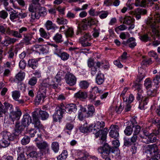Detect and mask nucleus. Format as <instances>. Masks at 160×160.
Segmentation results:
<instances>
[{
	"label": "nucleus",
	"mask_w": 160,
	"mask_h": 160,
	"mask_svg": "<svg viewBox=\"0 0 160 160\" xmlns=\"http://www.w3.org/2000/svg\"><path fill=\"white\" fill-rule=\"evenodd\" d=\"M32 123L35 128L38 129H43V126L41 124L39 118L42 120L47 119L49 117V114L46 111L41 110L40 108H36L32 112Z\"/></svg>",
	"instance_id": "f257e3e1"
},
{
	"label": "nucleus",
	"mask_w": 160,
	"mask_h": 160,
	"mask_svg": "<svg viewBox=\"0 0 160 160\" xmlns=\"http://www.w3.org/2000/svg\"><path fill=\"white\" fill-rule=\"evenodd\" d=\"M104 127L105 123L103 121H97L94 125V129H96L97 131H98L95 134V137L97 138L100 137V142L102 144H105L107 135L108 131L107 128L101 129Z\"/></svg>",
	"instance_id": "f03ea898"
},
{
	"label": "nucleus",
	"mask_w": 160,
	"mask_h": 160,
	"mask_svg": "<svg viewBox=\"0 0 160 160\" xmlns=\"http://www.w3.org/2000/svg\"><path fill=\"white\" fill-rule=\"evenodd\" d=\"M2 139L1 146L3 148L8 146L10 144V141H12L15 138V135L11 134L8 132H2Z\"/></svg>",
	"instance_id": "7ed1b4c3"
},
{
	"label": "nucleus",
	"mask_w": 160,
	"mask_h": 160,
	"mask_svg": "<svg viewBox=\"0 0 160 160\" xmlns=\"http://www.w3.org/2000/svg\"><path fill=\"white\" fill-rule=\"evenodd\" d=\"M98 151L101 154L102 157L105 159V160H111L108 157L111 151V148L107 143L104 144L102 147H99Z\"/></svg>",
	"instance_id": "20e7f679"
},
{
	"label": "nucleus",
	"mask_w": 160,
	"mask_h": 160,
	"mask_svg": "<svg viewBox=\"0 0 160 160\" xmlns=\"http://www.w3.org/2000/svg\"><path fill=\"white\" fill-rule=\"evenodd\" d=\"M82 36L79 38V42L83 47L90 46L91 45V40L92 36L89 33H82Z\"/></svg>",
	"instance_id": "39448f33"
},
{
	"label": "nucleus",
	"mask_w": 160,
	"mask_h": 160,
	"mask_svg": "<svg viewBox=\"0 0 160 160\" xmlns=\"http://www.w3.org/2000/svg\"><path fill=\"white\" fill-rule=\"evenodd\" d=\"M28 30V28H27L22 27L18 28V31L8 30L7 32L9 35L19 38H22V34L23 35L24 34H25L24 33L27 32Z\"/></svg>",
	"instance_id": "423d86ee"
},
{
	"label": "nucleus",
	"mask_w": 160,
	"mask_h": 160,
	"mask_svg": "<svg viewBox=\"0 0 160 160\" xmlns=\"http://www.w3.org/2000/svg\"><path fill=\"white\" fill-rule=\"evenodd\" d=\"M61 75L57 74L54 78H48L46 80L48 81V84L51 88L56 89L58 87V83L61 81Z\"/></svg>",
	"instance_id": "0eeeda50"
},
{
	"label": "nucleus",
	"mask_w": 160,
	"mask_h": 160,
	"mask_svg": "<svg viewBox=\"0 0 160 160\" xmlns=\"http://www.w3.org/2000/svg\"><path fill=\"white\" fill-rule=\"evenodd\" d=\"M16 111H14L13 108L10 112L9 118L13 122L15 120H18L22 115V113L18 107H16Z\"/></svg>",
	"instance_id": "6e6552de"
},
{
	"label": "nucleus",
	"mask_w": 160,
	"mask_h": 160,
	"mask_svg": "<svg viewBox=\"0 0 160 160\" xmlns=\"http://www.w3.org/2000/svg\"><path fill=\"white\" fill-rule=\"evenodd\" d=\"M36 146L41 150H44L43 153L45 154H48L50 153L49 145L45 141L36 142Z\"/></svg>",
	"instance_id": "1a4fd4ad"
},
{
	"label": "nucleus",
	"mask_w": 160,
	"mask_h": 160,
	"mask_svg": "<svg viewBox=\"0 0 160 160\" xmlns=\"http://www.w3.org/2000/svg\"><path fill=\"white\" fill-rule=\"evenodd\" d=\"M65 112L64 109L61 108L60 107H57L55 109V111L53 115V120L56 122L60 121L63 117Z\"/></svg>",
	"instance_id": "9d476101"
},
{
	"label": "nucleus",
	"mask_w": 160,
	"mask_h": 160,
	"mask_svg": "<svg viewBox=\"0 0 160 160\" xmlns=\"http://www.w3.org/2000/svg\"><path fill=\"white\" fill-rule=\"evenodd\" d=\"M65 79L66 83L70 86H73L76 84L77 78L72 73L68 72L65 75Z\"/></svg>",
	"instance_id": "9b49d317"
},
{
	"label": "nucleus",
	"mask_w": 160,
	"mask_h": 160,
	"mask_svg": "<svg viewBox=\"0 0 160 160\" xmlns=\"http://www.w3.org/2000/svg\"><path fill=\"white\" fill-rule=\"evenodd\" d=\"M110 129L109 135L111 137L116 138L118 137L119 127L118 125H112L110 126Z\"/></svg>",
	"instance_id": "f8f14e48"
},
{
	"label": "nucleus",
	"mask_w": 160,
	"mask_h": 160,
	"mask_svg": "<svg viewBox=\"0 0 160 160\" xmlns=\"http://www.w3.org/2000/svg\"><path fill=\"white\" fill-rule=\"evenodd\" d=\"M38 129L39 132H38L34 129H31L27 131V133H28L31 137H34L35 136V135L37 136V137H36L35 139V141L36 142L40 141L41 140V133L40 132V129Z\"/></svg>",
	"instance_id": "ddd939ff"
},
{
	"label": "nucleus",
	"mask_w": 160,
	"mask_h": 160,
	"mask_svg": "<svg viewBox=\"0 0 160 160\" xmlns=\"http://www.w3.org/2000/svg\"><path fill=\"white\" fill-rule=\"evenodd\" d=\"M67 113H71L72 112L75 113L77 110V107L76 105L74 103H70L66 105L64 109Z\"/></svg>",
	"instance_id": "4468645a"
},
{
	"label": "nucleus",
	"mask_w": 160,
	"mask_h": 160,
	"mask_svg": "<svg viewBox=\"0 0 160 160\" xmlns=\"http://www.w3.org/2000/svg\"><path fill=\"white\" fill-rule=\"evenodd\" d=\"M147 11L146 10L140 8L136 9L134 12V15L137 20H138L141 18V15L146 14Z\"/></svg>",
	"instance_id": "2eb2a0df"
},
{
	"label": "nucleus",
	"mask_w": 160,
	"mask_h": 160,
	"mask_svg": "<svg viewBox=\"0 0 160 160\" xmlns=\"http://www.w3.org/2000/svg\"><path fill=\"white\" fill-rule=\"evenodd\" d=\"M33 34L32 33H28L23 34L22 41L26 45L31 44L30 41L33 38Z\"/></svg>",
	"instance_id": "dca6fc26"
},
{
	"label": "nucleus",
	"mask_w": 160,
	"mask_h": 160,
	"mask_svg": "<svg viewBox=\"0 0 160 160\" xmlns=\"http://www.w3.org/2000/svg\"><path fill=\"white\" fill-rule=\"evenodd\" d=\"M44 26L48 31L51 30L54 32L57 28L56 25L53 23L51 21L49 20H48L44 24Z\"/></svg>",
	"instance_id": "f3484780"
},
{
	"label": "nucleus",
	"mask_w": 160,
	"mask_h": 160,
	"mask_svg": "<svg viewBox=\"0 0 160 160\" xmlns=\"http://www.w3.org/2000/svg\"><path fill=\"white\" fill-rule=\"evenodd\" d=\"M12 108L13 106L12 105L8 102H5L3 104H2V106H1V112H2L5 114L8 110L10 112L11 111V109H12Z\"/></svg>",
	"instance_id": "a211bd4d"
},
{
	"label": "nucleus",
	"mask_w": 160,
	"mask_h": 160,
	"mask_svg": "<svg viewBox=\"0 0 160 160\" xmlns=\"http://www.w3.org/2000/svg\"><path fill=\"white\" fill-rule=\"evenodd\" d=\"M21 122L24 126L28 127L32 122V119L30 115L28 113L24 114L22 119Z\"/></svg>",
	"instance_id": "6ab92c4d"
},
{
	"label": "nucleus",
	"mask_w": 160,
	"mask_h": 160,
	"mask_svg": "<svg viewBox=\"0 0 160 160\" xmlns=\"http://www.w3.org/2000/svg\"><path fill=\"white\" fill-rule=\"evenodd\" d=\"M87 23H88V22L86 20H85V22L82 21L80 23L78 22V30L77 32V35H82V33H85L84 32H83L82 30H85L87 28Z\"/></svg>",
	"instance_id": "aec40b11"
},
{
	"label": "nucleus",
	"mask_w": 160,
	"mask_h": 160,
	"mask_svg": "<svg viewBox=\"0 0 160 160\" xmlns=\"http://www.w3.org/2000/svg\"><path fill=\"white\" fill-rule=\"evenodd\" d=\"M80 109L78 113V117L79 120H82L85 117H87V109L81 105H80Z\"/></svg>",
	"instance_id": "412c9836"
},
{
	"label": "nucleus",
	"mask_w": 160,
	"mask_h": 160,
	"mask_svg": "<svg viewBox=\"0 0 160 160\" xmlns=\"http://www.w3.org/2000/svg\"><path fill=\"white\" fill-rule=\"evenodd\" d=\"M79 156V157L76 159V160H87V159L89 157L95 160H98V158L95 156H91L89 155L87 152L85 153L80 152Z\"/></svg>",
	"instance_id": "4be33fe9"
},
{
	"label": "nucleus",
	"mask_w": 160,
	"mask_h": 160,
	"mask_svg": "<svg viewBox=\"0 0 160 160\" xmlns=\"http://www.w3.org/2000/svg\"><path fill=\"white\" fill-rule=\"evenodd\" d=\"M26 127L22 124V122L20 123H17L15 126V132L14 134L15 135V138L19 134L21 133V131L23 130Z\"/></svg>",
	"instance_id": "5701e85b"
},
{
	"label": "nucleus",
	"mask_w": 160,
	"mask_h": 160,
	"mask_svg": "<svg viewBox=\"0 0 160 160\" xmlns=\"http://www.w3.org/2000/svg\"><path fill=\"white\" fill-rule=\"evenodd\" d=\"M46 97L45 94H41V93H38L36 97L35 100V104L38 105L39 104L42 103L43 102L44 100Z\"/></svg>",
	"instance_id": "b1692460"
},
{
	"label": "nucleus",
	"mask_w": 160,
	"mask_h": 160,
	"mask_svg": "<svg viewBox=\"0 0 160 160\" xmlns=\"http://www.w3.org/2000/svg\"><path fill=\"white\" fill-rule=\"evenodd\" d=\"M11 11L10 13V19L13 22L16 21V19L19 20V17L18 14V12H16L15 10H14L12 8L10 9Z\"/></svg>",
	"instance_id": "393cba45"
},
{
	"label": "nucleus",
	"mask_w": 160,
	"mask_h": 160,
	"mask_svg": "<svg viewBox=\"0 0 160 160\" xmlns=\"http://www.w3.org/2000/svg\"><path fill=\"white\" fill-rule=\"evenodd\" d=\"M48 85L49 86L48 83H46L44 81H43L40 85L38 93H41V94H44L45 95H46V92L47 90V88Z\"/></svg>",
	"instance_id": "a878e982"
},
{
	"label": "nucleus",
	"mask_w": 160,
	"mask_h": 160,
	"mask_svg": "<svg viewBox=\"0 0 160 160\" xmlns=\"http://www.w3.org/2000/svg\"><path fill=\"white\" fill-rule=\"evenodd\" d=\"M148 148L150 151L151 153L152 154V156L155 157V155L158 153V147L156 145H148Z\"/></svg>",
	"instance_id": "bb28decb"
},
{
	"label": "nucleus",
	"mask_w": 160,
	"mask_h": 160,
	"mask_svg": "<svg viewBox=\"0 0 160 160\" xmlns=\"http://www.w3.org/2000/svg\"><path fill=\"white\" fill-rule=\"evenodd\" d=\"M95 112V108L94 106L88 105L87 106L86 111L87 117H92Z\"/></svg>",
	"instance_id": "cd10ccee"
},
{
	"label": "nucleus",
	"mask_w": 160,
	"mask_h": 160,
	"mask_svg": "<svg viewBox=\"0 0 160 160\" xmlns=\"http://www.w3.org/2000/svg\"><path fill=\"white\" fill-rule=\"evenodd\" d=\"M35 48L37 49V51L42 53H47L48 52V48L46 46L36 45L34 46Z\"/></svg>",
	"instance_id": "c85d7f7f"
},
{
	"label": "nucleus",
	"mask_w": 160,
	"mask_h": 160,
	"mask_svg": "<svg viewBox=\"0 0 160 160\" xmlns=\"http://www.w3.org/2000/svg\"><path fill=\"white\" fill-rule=\"evenodd\" d=\"M144 71L141 68H138V76L136 79L137 82H140L145 77Z\"/></svg>",
	"instance_id": "c756f323"
},
{
	"label": "nucleus",
	"mask_w": 160,
	"mask_h": 160,
	"mask_svg": "<svg viewBox=\"0 0 160 160\" xmlns=\"http://www.w3.org/2000/svg\"><path fill=\"white\" fill-rule=\"evenodd\" d=\"M74 96L76 98L84 99L87 98V94L86 92L79 91L75 94Z\"/></svg>",
	"instance_id": "7c9ffc66"
},
{
	"label": "nucleus",
	"mask_w": 160,
	"mask_h": 160,
	"mask_svg": "<svg viewBox=\"0 0 160 160\" xmlns=\"http://www.w3.org/2000/svg\"><path fill=\"white\" fill-rule=\"evenodd\" d=\"M147 138V141L146 142L143 140V142L147 144L155 142L157 140L155 135L152 133L150 134Z\"/></svg>",
	"instance_id": "2f4dec72"
},
{
	"label": "nucleus",
	"mask_w": 160,
	"mask_h": 160,
	"mask_svg": "<svg viewBox=\"0 0 160 160\" xmlns=\"http://www.w3.org/2000/svg\"><path fill=\"white\" fill-rule=\"evenodd\" d=\"M104 76L103 74L100 73L97 75L96 78V82L99 85L102 84L104 81Z\"/></svg>",
	"instance_id": "473e14b6"
},
{
	"label": "nucleus",
	"mask_w": 160,
	"mask_h": 160,
	"mask_svg": "<svg viewBox=\"0 0 160 160\" xmlns=\"http://www.w3.org/2000/svg\"><path fill=\"white\" fill-rule=\"evenodd\" d=\"M28 65L29 67L34 69L38 66V62L35 59L29 60L28 61Z\"/></svg>",
	"instance_id": "72a5a7b5"
},
{
	"label": "nucleus",
	"mask_w": 160,
	"mask_h": 160,
	"mask_svg": "<svg viewBox=\"0 0 160 160\" xmlns=\"http://www.w3.org/2000/svg\"><path fill=\"white\" fill-rule=\"evenodd\" d=\"M56 54L60 57L61 59L63 60H67L69 56V54L65 52H63L61 53H60L59 52H57L56 53Z\"/></svg>",
	"instance_id": "f704fd0d"
},
{
	"label": "nucleus",
	"mask_w": 160,
	"mask_h": 160,
	"mask_svg": "<svg viewBox=\"0 0 160 160\" xmlns=\"http://www.w3.org/2000/svg\"><path fill=\"white\" fill-rule=\"evenodd\" d=\"M127 42L129 43L128 45L129 47L131 48H134L137 45V43L135 42V39L133 37L128 39L127 40Z\"/></svg>",
	"instance_id": "c9c22d12"
},
{
	"label": "nucleus",
	"mask_w": 160,
	"mask_h": 160,
	"mask_svg": "<svg viewBox=\"0 0 160 160\" xmlns=\"http://www.w3.org/2000/svg\"><path fill=\"white\" fill-rule=\"evenodd\" d=\"M25 76V74L24 72H20L15 76V79L18 81H22Z\"/></svg>",
	"instance_id": "e433bc0d"
},
{
	"label": "nucleus",
	"mask_w": 160,
	"mask_h": 160,
	"mask_svg": "<svg viewBox=\"0 0 160 160\" xmlns=\"http://www.w3.org/2000/svg\"><path fill=\"white\" fill-rule=\"evenodd\" d=\"M142 85L139 84V82L134 83L132 85L133 89H134V90H137L138 92L140 93H142L143 92V91L142 89Z\"/></svg>",
	"instance_id": "4c0bfd02"
},
{
	"label": "nucleus",
	"mask_w": 160,
	"mask_h": 160,
	"mask_svg": "<svg viewBox=\"0 0 160 160\" xmlns=\"http://www.w3.org/2000/svg\"><path fill=\"white\" fill-rule=\"evenodd\" d=\"M55 41L57 43H61L63 42L62 36L61 34L57 33L53 38Z\"/></svg>",
	"instance_id": "58836bf2"
},
{
	"label": "nucleus",
	"mask_w": 160,
	"mask_h": 160,
	"mask_svg": "<svg viewBox=\"0 0 160 160\" xmlns=\"http://www.w3.org/2000/svg\"><path fill=\"white\" fill-rule=\"evenodd\" d=\"M134 19L129 16H126L123 18V23L127 25H130L133 23Z\"/></svg>",
	"instance_id": "ea45409f"
},
{
	"label": "nucleus",
	"mask_w": 160,
	"mask_h": 160,
	"mask_svg": "<svg viewBox=\"0 0 160 160\" xmlns=\"http://www.w3.org/2000/svg\"><path fill=\"white\" fill-rule=\"evenodd\" d=\"M39 32L41 37L46 39L49 38V35L48 34L44 28H40L39 29Z\"/></svg>",
	"instance_id": "a19ab883"
},
{
	"label": "nucleus",
	"mask_w": 160,
	"mask_h": 160,
	"mask_svg": "<svg viewBox=\"0 0 160 160\" xmlns=\"http://www.w3.org/2000/svg\"><path fill=\"white\" fill-rule=\"evenodd\" d=\"M68 155V152L66 150H63L61 154L57 157L58 160H65Z\"/></svg>",
	"instance_id": "79ce46f5"
},
{
	"label": "nucleus",
	"mask_w": 160,
	"mask_h": 160,
	"mask_svg": "<svg viewBox=\"0 0 160 160\" xmlns=\"http://www.w3.org/2000/svg\"><path fill=\"white\" fill-rule=\"evenodd\" d=\"M51 148L54 152H58L59 150L58 143L56 142H53L51 145Z\"/></svg>",
	"instance_id": "37998d69"
},
{
	"label": "nucleus",
	"mask_w": 160,
	"mask_h": 160,
	"mask_svg": "<svg viewBox=\"0 0 160 160\" xmlns=\"http://www.w3.org/2000/svg\"><path fill=\"white\" fill-rule=\"evenodd\" d=\"M144 86L147 89H148L152 87V81L149 78H147L144 81Z\"/></svg>",
	"instance_id": "c03bdc74"
},
{
	"label": "nucleus",
	"mask_w": 160,
	"mask_h": 160,
	"mask_svg": "<svg viewBox=\"0 0 160 160\" xmlns=\"http://www.w3.org/2000/svg\"><path fill=\"white\" fill-rule=\"evenodd\" d=\"M38 156L37 152L35 151L31 152L27 155L28 158L33 159L37 158Z\"/></svg>",
	"instance_id": "a18cd8bd"
},
{
	"label": "nucleus",
	"mask_w": 160,
	"mask_h": 160,
	"mask_svg": "<svg viewBox=\"0 0 160 160\" xmlns=\"http://www.w3.org/2000/svg\"><path fill=\"white\" fill-rule=\"evenodd\" d=\"M12 97L13 99L15 100H17L20 96V93L19 91L15 90L12 92Z\"/></svg>",
	"instance_id": "49530a36"
},
{
	"label": "nucleus",
	"mask_w": 160,
	"mask_h": 160,
	"mask_svg": "<svg viewBox=\"0 0 160 160\" xmlns=\"http://www.w3.org/2000/svg\"><path fill=\"white\" fill-rule=\"evenodd\" d=\"M56 22L59 25L66 24L68 22L67 19L63 18H58Z\"/></svg>",
	"instance_id": "de8ad7c7"
},
{
	"label": "nucleus",
	"mask_w": 160,
	"mask_h": 160,
	"mask_svg": "<svg viewBox=\"0 0 160 160\" xmlns=\"http://www.w3.org/2000/svg\"><path fill=\"white\" fill-rule=\"evenodd\" d=\"M148 100V98H145L143 101L140 104L139 108L141 109H144L145 108V106L147 104Z\"/></svg>",
	"instance_id": "09e8293b"
},
{
	"label": "nucleus",
	"mask_w": 160,
	"mask_h": 160,
	"mask_svg": "<svg viewBox=\"0 0 160 160\" xmlns=\"http://www.w3.org/2000/svg\"><path fill=\"white\" fill-rule=\"evenodd\" d=\"M123 100L124 102H125V104L126 106L125 109V111L128 112L129 111L131 108V106L130 105V103H128L127 102V97H123Z\"/></svg>",
	"instance_id": "8fccbe9b"
},
{
	"label": "nucleus",
	"mask_w": 160,
	"mask_h": 160,
	"mask_svg": "<svg viewBox=\"0 0 160 160\" xmlns=\"http://www.w3.org/2000/svg\"><path fill=\"white\" fill-rule=\"evenodd\" d=\"M98 13L99 17L102 19L106 18L108 14V12L107 11H102L98 12Z\"/></svg>",
	"instance_id": "3c124183"
},
{
	"label": "nucleus",
	"mask_w": 160,
	"mask_h": 160,
	"mask_svg": "<svg viewBox=\"0 0 160 160\" xmlns=\"http://www.w3.org/2000/svg\"><path fill=\"white\" fill-rule=\"evenodd\" d=\"M133 129L131 126H128L124 131L125 134L127 136H130L131 135Z\"/></svg>",
	"instance_id": "603ef678"
},
{
	"label": "nucleus",
	"mask_w": 160,
	"mask_h": 160,
	"mask_svg": "<svg viewBox=\"0 0 160 160\" xmlns=\"http://www.w3.org/2000/svg\"><path fill=\"white\" fill-rule=\"evenodd\" d=\"M74 33L73 29L72 28H69L66 32V35L67 37H72Z\"/></svg>",
	"instance_id": "864d4df0"
},
{
	"label": "nucleus",
	"mask_w": 160,
	"mask_h": 160,
	"mask_svg": "<svg viewBox=\"0 0 160 160\" xmlns=\"http://www.w3.org/2000/svg\"><path fill=\"white\" fill-rule=\"evenodd\" d=\"M127 53L126 52H124L121 56L118 58L119 61L122 62H125L127 59L128 56Z\"/></svg>",
	"instance_id": "5fc2aeb1"
},
{
	"label": "nucleus",
	"mask_w": 160,
	"mask_h": 160,
	"mask_svg": "<svg viewBox=\"0 0 160 160\" xmlns=\"http://www.w3.org/2000/svg\"><path fill=\"white\" fill-rule=\"evenodd\" d=\"M74 127L73 125L72 122H69L67 123L65 127L64 130H68L69 131H71Z\"/></svg>",
	"instance_id": "6e6d98bb"
},
{
	"label": "nucleus",
	"mask_w": 160,
	"mask_h": 160,
	"mask_svg": "<svg viewBox=\"0 0 160 160\" xmlns=\"http://www.w3.org/2000/svg\"><path fill=\"white\" fill-rule=\"evenodd\" d=\"M40 17V15L39 12H32L31 18L33 20L38 19Z\"/></svg>",
	"instance_id": "4d7b16f0"
},
{
	"label": "nucleus",
	"mask_w": 160,
	"mask_h": 160,
	"mask_svg": "<svg viewBox=\"0 0 160 160\" xmlns=\"http://www.w3.org/2000/svg\"><path fill=\"white\" fill-rule=\"evenodd\" d=\"M87 21L89 26H91L96 24L98 22V21L96 19L93 18L88 19Z\"/></svg>",
	"instance_id": "13d9d810"
},
{
	"label": "nucleus",
	"mask_w": 160,
	"mask_h": 160,
	"mask_svg": "<svg viewBox=\"0 0 160 160\" xmlns=\"http://www.w3.org/2000/svg\"><path fill=\"white\" fill-rule=\"evenodd\" d=\"M132 144L130 140V138H124V146L129 147L131 146Z\"/></svg>",
	"instance_id": "bf43d9fd"
},
{
	"label": "nucleus",
	"mask_w": 160,
	"mask_h": 160,
	"mask_svg": "<svg viewBox=\"0 0 160 160\" xmlns=\"http://www.w3.org/2000/svg\"><path fill=\"white\" fill-rule=\"evenodd\" d=\"M30 141V138L29 137L25 136L21 140V143L23 145H25L28 143Z\"/></svg>",
	"instance_id": "052dcab7"
},
{
	"label": "nucleus",
	"mask_w": 160,
	"mask_h": 160,
	"mask_svg": "<svg viewBox=\"0 0 160 160\" xmlns=\"http://www.w3.org/2000/svg\"><path fill=\"white\" fill-rule=\"evenodd\" d=\"M37 80V79L36 77H32L29 80L28 83L31 86H34L36 83Z\"/></svg>",
	"instance_id": "680f3d73"
},
{
	"label": "nucleus",
	"mask_w": 160,
	"mask_h": 160,
	"mask_svg": "<svg viewBox=\"0 0 160 160\" xmlns=\"http://www.w3.org/2000/svg\"><path fill=\"white\" fill-rule=\"evenodd\" d=\"M127 27L124 25H121L117 27L115 29L117 33L119 31H123L127 29Z\"/></svg>",
	"instance_id": "e2e57ef3"
},
{
	"label": "nucleus",
	"mask_w": 160,
	"mask_h": 160,
	"mask_svg": "<svg viewBox=\"0 0 160 160\" xmlns=\"http://www.w3.org/2000/svg\"><path fill=\"white\" fill-rule=\"evenodd\" d=\"M132 127L134 128L133 134L138 135L141 130L140 126L138 125H133Z\"/></svg>",
	"instance_id": "0e129e2a"
},
{
	"label": "nucleus",
	"mask_w": 160,
	"mask_h": 160,
	"mask_svg": "<svg viewBox=\"0 0 160 160\" xmlns=\"http://www.w3.org/2000/svg\"><path fill=\"white\" fill-rule=\"evenodd\" d=\"M152 62L151 58H148L144 59L142 62V64L144 65H147L151 64Z\"/></svg>",
	"instance_id": "69168bd1"
},
{
	"label": "nucleus",
	"mask_w": 160,
	"mask_h": 160,
	"mask_svg": "<svg viewBox=\"0 0 160 160\" xmlns=\"http://www.w3.org/2000/svg\"><path fill=\"white\" fill-rule=\"evenodd\" d=\"M80 86L82 88L86 89L88 87L89 84L86 81H82L80 82Z\"/></svg>",
	"instance_id": "338daca9"
},
{
	"label": "nucleus",
	"mask_w": 160,
	"mask_h": 160,
	"mask_svg": "<svg viewBox=\"0 0 160 160\" xmlns=\"http://www.w3.org/2000/svg\"><path fill=\"white\" fill-rule=\"evenodd\" d=\"M157 93V91L155 90H149L147 92L148 95L152 97L155 96L156 95Z\"/></svg>",
	"instance_id": "774afa93"
}]
</instances>
